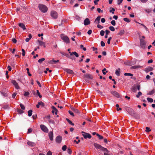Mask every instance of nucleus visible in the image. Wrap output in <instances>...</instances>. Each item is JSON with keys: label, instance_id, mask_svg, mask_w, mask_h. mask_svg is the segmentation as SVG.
Masks as SVG:
<instances>
[{"label": "nucleus", "instance_id": "680f3d73", "mask_svg": "<svg viewBox=\"0 0 155 155\" xmlns=\"http://www.w3.org/2000/svg\"><path fill=\"white\" fill-rule=\"evenodd\" d=\"M97 27L98 28L100 29H102L103 28V27L100 25L98 24L97 25Z\"/></svg>", "mask_w": 155, "mask_h": 155}, {"label": "nucleus", "instance_id": "49530a36", "mask_svg": "<svg viewBox=\"0 0 155 155\" xmlns=\"http://www.w3.org/2000/svg\"><path fill=\"white\" fill-rule=\"evenodd\" d=\"M37 94L39 96L40 98H41L42 97V96L40 94L38 90H37Z\"/></svg>", "mask_w": 155, "mask_h": 155}, {"label": "nucleus", "instance_id": "20e7f679", "mask_svg": "<svg viewBox=\"0 0 155 155\" xmlns=\"http://www.w3.org/2000/svg\"><path fill=\"white\" fill-rule=\"evenodd\" d=\"M140 45L141 47L143 49H145L146 48V43L144 40L142 39H140Z\"/></svg>", "mask_w": 155, "mask_h": 155}, {"label": "nucleus", "instance_id": "bb28decb", "mask_svg": "<svg viewBox=\"0 0 155 155\" xmlns=\"http://www.w3.org/2000/svg\"><path fill=\"white\" fill-rule=\"evenodd\" d=\"M59 61V60H57V61H55L54 60H51L49 61V63L51 64H54L55 63L57 62H58Z\"/></svg>", "mask_w": 155, "mask_h": 155}, {"label": "nucleus", "instance_id": "c9c22d12", "mask_svg": "<svg viewBox=\"0 0 155 155\" xmlns=\"http://www.w3.org/2000/svg\"><path fill=\"white\" fill-rule=\"evenodd\" d=\"M96 91L98 94H100L101 95H102V96L104 95L103 94V93L102 92L100 91L99 90H96Z\"/></svg>", "mask_w": 155, "mask_h": 155}, {"label": "nucleus", "instance_id": "9b49d317", "mask_svg": "<svg viewBox=\"0 0 155 155\" xmlns=\"http://www.w3.org/2000/svg\"><path fill=\"white\" fill-rule=\"evenodd\" d=\"M111 93L114 96L117 97H119L120 96L119 94L117 91H112L111 92Z\"/></svg>", "mask_w": 155, "mask_h": 155}, {"label": "nucleus", "instance_id": "58836bf2", "mask_svg": "<svg viewBox=\"0 0 155 155\" xmlns=\"http://www.w3.org/2000/svg\"><path fill=\"white\" fill-rule=\"evenodd\" d=\"M142 94V93L140 91H139L138 92L137 94L136 95V97L137 98H139L140 96Z\"/></svg>", "mask_w": 155, "mask_h": 155}, {"label": "nucleus", "instance_id": "1a4fd4ad", "mask_svg": "<svg viewBox=\"0 0 155 155\" xmlns=\"http://www.w3.org/2000/svg\"><path fill=\"white\" fill-rule=\"evenodd\" d=\"M62 140V137L60 136H57L56 138V141L57 143H60Z\"/></svg>", "mask_w": 155, "mask_h": 155}, {"label": "nucleus", "instance_id": "a211bd4d", "mask_svg": "<svg viewBox=\"0 0 155 155\" xmlns=\"http://www.w3.org/2000/svg\"><path fill=\"white\" fill-rule=\"evenodd\" d=\"M69 53L70 54V55L71 56L72 55H74L77 58H78L79 57L78 54L76 51L72 52V53L69 52Z\"/></svg>", "mask_w": 155, "mask_h": 155}, {"label": "nucleus", "instance_id": "79ce46f5", "mask_svg": "<svg viewBox=\"0 0 155 155\" xmlns=\"http://www.w3.org/2000/svg\"><path fill=\"white\" fill-rule=\"evenodd\" d=\"M146 131L147 132H149L151 131V130L150 129V128L147 127L146 128Z\"/></svg>", "mask_w": 155, "mask_h": 155}, {"label": "nucleus", "instance_id": "cd10ccee", "mask_svg": "<svg viewBox=\"0 0 155 155\" xmlns=\"http://www.w3.org/2000/svg\"><path fill=\"white\" fill-rule=\"evenodd\" d=\"M66 120L68 122V123L70 124H71V125H72V126H74V123H73L72 121L70 120H69L67 118H66Z\"/></svg>", "mask_w": 155, "mask_h": 155}, {"label": "nucleus", "instance_id": "423d86ee", "mask_svg": "<svg viewBox=\"0 0 155 155\" xmlns=\"http://www.w3.org/2000/svg\"><path fill=\"white\" fill-rule=\"evenodd\" d=\"M81 133L82 134H83V136L85 139H87V138L90 139L91 138V136L90 134L86 133L84 131H82Z\"/></svg>", "mask_w": 155, "mask_h": 155}, {"label": "nucleus", "instance_id": "c756f323", "mask_svg": "<svg viewBox=\"0 0 155 155\" xmlns=\"http://www.w3.org/2000/svg\"><path fill=\"white\" fill-rule=\"evenodd\" d=\"M131 90L134 92H135L137 91V87L136 86H133L131 88Z\"/></svg>", "mask_w": 155, "mask_h": 155}, {"label": "nucleus", "instance_id": "338daca9", "mask_svg": "<svg viewBox=\"0 0 155 155\" xmlns=\"http://www.w3.org/2000/svg\"><path fill=\"white\" fill-rule=\"evenodd\" d=\"M101 21L102 23H104L105 21V19L104 18H102L101 19Z\"/></svg>", "mask_w": 155, "mask_h": 155}, {"label": "nucleus", "instance_id": "f704fd0d", "mask_svg": "<svg viewBox=\"0 0 155 155\" xmlns=\"http://www.w3.org/2000/svg\"><path fill=\"white\" fill-rule=\"evenodd\" d=\"M110 9H111L109 11L111 13L113 14H114V12L115 11V9L113 8H110Z\"/></svg>", "mask_w": 155, "mask_h": 155}, {"label": "nucleus", "instance_id": "864d4df0", "mask_svg": "<svg viewBox=\"0 0 155 155\" xmlns=\"http://www.w3.org/2000/svg\"><path fill=\"white\" fill-rule=\"evenodd\" d=\"M68 113L72 116H73V117H74V113L72 112L70 110H69L68 111Z\"/></svg>", "mask_w": 155, "mask_h": 155}, {"label": "nucleus", "instance_id": "4c0bfd02", "mask_svg": "<svg viewBox=\"0 0 155 155\" xmlns=\"http://www.w3.org/2000/svg\"><path fill=\"white\" fill-rule=\"evenodd\" d=\"M148 101L152 103L153 102V99L149 97H147V98Z\"/></svg>", "mask_w": 155, "mask_h": 155}, {"label": "nucleus", "instance_id": "0e129e2a", "mask_svg": "<svg viewBox=\"0 0 155 155\" xmlns=\"http://www.w3.org/2000/svg\"><path fill=\"white\" fill-rule=\"evenodd\" d=\"M97 10L99 13H100L101 12H103V10H101L100 8H98L97 9Z\"/></svg>", "mask_w": 155, "mask_h": 155}, {"label": "nucleus", "instance_id": "ea45409f", "mask_svg": "<svg viewBox=\"0 0 155 155\" xmlns=\"http://www.w3.org/2000/svg\"><path fill=\"white\" fill-rule=\"evenodd\" d=\"M109 28L110 31H114L115 30V28L114 27L112 26H110L109 27Z\"/></svg>", "mask_w": 155, "mask_h": 155}, {"label": "nucleus", "instance_id": "a18cd8bd", "mask_svg": "<svg viewBox=\"0 0 155 155\" xmlns=\"http://www.w3.org/2000/svg\"><path fill=\"white\" fill-rule=\"evenodd\" d=\"M104 33L105 31L104 30H101L100 31V34L101 36H103L104 35Z\"/></svg>", "mask_w": 155, "mask_h": 155}, {"label": "nucleus", "instance_id": "bf43d9fd", "mask_svg": "<svg viewBox=\"0 0 155 155\" xmlns=\"http://www.w3.org/2000/svg\"><path fill=\"white\" fill-rule=\"evenodd\" d=\"M101 45L102 47H104L105 46V44L103 41H101Z\"/></svg>", "mask_w": 155, "mask_h": 155}, {"label": "nucleus", "instance_id": "b1692460", "mask_svg": "<svg viewBox=\"0 0 155 155\" xmlns=\"http://www.w3.org/2000/svg\"><path fill=\"white\" fill-rule=\"evenodd\" d=\"M124 30H121L120 31V32L118 33L117 35L120 36L124 34Z\"/></svg>", "mask_w": 155, "mask_h": 155}, {"label": "nucleus", "instance_id": "5701e85b", "mask_svg": "<svg viewBox=\"0 0 155 155\" xmlns=\"http://www.w3.org/2000/svg\"><path fill=\"white\" fill-rule=\"evenodd\" d=\"M29 38H27L25 39V41L27 42H28L32 38V35L31 34H29L28 35Z\"/></svg>", "mask_w": 155, "mask_h": 155}, {"label": "nucleus", "instance_id": "a878e982", "mask_svg": "<svg viewBox=\"0 0 155 155\" xmlns=\"http://www.w3.org/2000/svg\"><path fill=\"white\" fill-rule=\"evenodd\" d=\"M120 68H118V70H117L115 71V74L117 76L120 75Z\"/></svg>", "mask_w": 155, "mask_h": 155}, {"label": "nucleus", "instance_id": "a19ab883", "mask_svg": "<svg viewBox=\"0 0 155 155\" xmlns=\"http://www.w3.org/2000/svg\"><path fill=\"white\" fill-rule=\"evenodd\" d=\"M123 19L124 21L128 23L130 22V20L127 18H124Z\"/></svg>", "mask_w": 155, "mask_h": 155}, {"label": "nucleus", "instance_id": "4be33fe9", "mask_svg": "<svg viewBox=\"0 0 155 155\" xmlns=\"http://www.w3.org/2000/svg\"><path fill=\"white\" fill-rule=\"evenodd\" d=\"M153 70V68L150 67H149L147 68H146V71L147 72L150 71H152Z\"/></svg>", "mask_w": 155, "mask_h": 155}, {"label": "nucleus", "instance_id": "2eb2a0df", "mask_svg": "<svg viewBox=\"0 0 155 155\" xmlns=\"http://www.w3.org/2000/svg\"><path fill=\"white\" fill-rule=\"evenodd\" d=\"M126 110L128 112L130 113V114H134V111L131 108L128 107L126 109Z\"/></svg>", "mask_w": 155, "mask_h": 155}, {"label": "nucleus", "instance_id": "37998d69", "mask_svg": "<svg viewBox=\"0 0 155 155\" xmlns=\"http://www.w3.org/2000/svg\"><path fill=\"white\" fill-rule=\"evenodd\" d=\"M67 146L65 145H64L63 146L62 149L63 151H64L66 150L67 149Z\"/></svg>", "mask_w": 155, "mask_h": 155}, {"label": "nucleus", "instance_id": "c03bdc74", "mask_svg": "<svg viewBox=\"0 0 155 155\" xmlns=\"http://www.w3.org/2000/svg\"><path fill=\"white\" fill-rule=\"evenodd\" d=\"M111 24L113 26H115L116 25V22L114 20L112 21L111 22Z\"/></svg>", "mask_w": 155, "mask_h": 155}, {"label": "nucleus", "instance_id": "f3484780", "mask_svg": "<svg viewBox=\"0 0 155 155\" xmlns=\"http://www.w3.org/2000/svg\"><path fill=\"white\" fill-rule=\"evenodd\" d=\"M64 71L70 74H73L74 73L73 71L69 69L65 68L64 69Z\"/></svg>", "mask_w": 155, "mask_h": 155}, {"label": "nucleus", "instance_id": "774afa93", "mask_svg": "<svg viewBox=\"0 0 155 155\" xmlns=\"http://www.w3.org/2000/svg\"><path fill=\"white\" fill-rule=\"evenodd\" d=\"M52 153L51 151H48L47 154V155H52Z\"/></svg>", "mask_w": 155, "mask_h": 155}, {"label": "nucleus", "instance_id": "dca6fc26", "mask_svg": "<svg viewBox=\"0 0 155 155\" xmlns=\"http://www.w3.org/2000/svg\"><path fill=\"white\" fill-rule=\"evenodd\" d=\"M38 43L41 46H43L44 48L46 47V46L45 45V42L41 41H40L39 40H38Z\"/></svg>", "mask_w": 155, "mask_h": 155}, {"label": "nucleus", "instance_id": "0eeeda50", "mask_svg": "<svg viewBox=\"0 0 155 155\" xmlns=\"http://www.w3.org/2000/svg\"><path fill=\"white\" fill-rule=\"evenodd\" d=\"M41 129L44 132L46 133H48V130L47 128L44 125L41 124L40 125Z\"/></svg>", "mask_w": 155, "mask_h": 155}, {"label": "nucleus", "instance_id": "7ed1b4c3", "mask_svg": "<svg viewBox=\"0 0 155 155\" xmlns=\"http://www.w3.org/2000/svg\"><path fill=\"white\" fill-rule=\"evenodd\" d=\"M51 17L54 19H56L58 17L57 13L55 11H52L51 12Z\"/></svg>", "mask_w": 155, "mask_h": 155}, {"label": "nucleus", "instance_id": "4468645a", "mask_svg": "<svg viewBox=\"0 0 155 155\" xmlns=\"http://www.w3.org/2000/svg\"><path fill=\"white\" fill-rule=\"evenodd\" d=\"M19 26L21 28L24 30L26 29L25 25L23 23H20L18 24Z\"/></svg>", "mask_w": 155, "mask_h": 155}, {"label": "nucleus", "instance_id": "5fc2aeb1", "mask_svg": "<svg viewBox=\"0 0 155 155\" xmlns=\"http://www.w3.org/2000/svg\"><path fill=\"white\" fill-rule=\"evenodd\" d=\"M32 131V129L31 128H29L28 129L27 133L28 134H29L31 133Z\"/></svg>", "mask_w": 155, "mask_h": 155}, {"label": "nucleus", "instance_id": "f03ea898", "mask_svg": "<svg viewBox=\"0 0 155 155\" xmlns=\"http://www.w3.org/2000/svg\"><path fill=\"white\" fill-rule=\"evenodd\" d=\"M61 38L66 43H70V40L69 38L66 35H61Z\"/></svg>", "mask_w": 155, "mask_h": 155}, {"label": "nucleus", "instance_id": "9d476101", "mask_svg": "<svg viewBox=\"0 0 155 155\" xmlns=\"http://www.w3.org/2000/svg\"><path fill=\"white\" fill-rule=\"evenodd\" d=\"M84 25H88L90 24V21L88 18H86L84 20Z\"/></svg>", "mask_w": 155, "mask_h": 155}, {"label": "nucleus", "instance_id": "2f4dec72", "mask_svg": "<svg viewBox=\"0 0 155 155\" xmlns=\"http://www.w3.org/2000/svg\"><path fill=\"white\" fill-rule=\"evenodd\" d=\"M32 110H29L28 111V115L29 117H31L32 115Z\"/></svg>", "mask_w": 155, "mask_h": 155}, {"label": "nucleus", "instance_id": "f257e3e1", "mask_svg": "<svg viewBox=\"0 0 155 155\" xmlns=\"http://www.w3.org/2000/svg\"><path fill=\"white\" fill-rule=\"evenodd\" d=\"M39 9L42 12L45 13L48 10L47 7L45 5L42 4H39L38 5Z\"/></svg>", "mask_w": 155, "mask_h": 155}, {"label": "nucleus", "instance_id": "8fccbe9b", "mask_svg": "<svg viewBox=\"0 0 155 155\" xmlns=\"http://www.w3.org/2000/svg\"><path fill=\"white\" fill-rule=\"evenodd\" d=\"M124 75L125 76H133V74L129 73H125L124 74Z\"/></svg>", "mask_w": 155, "mask_h": 155}, {"label": "nucleus", "instance_id": "c85d7f7f", "mask_svg": "<svg viewBox=\"0 0 155 155\" xmlns=\"http://www.w3.org/2000/svg\"><path fill=\"white\" fill-rule=\"evenodd\" d=\"M17 111L19 114H22L24 112V111L20 109H18Z\"/></svg>", "mask_w": 155, "mask_h": 155}, {"label": "nucleus", "instance_id": "473e14b6", "mask_svg": "<svg viewBox=\"0 0 155 155\" xmlns=\"http://www.w3.org/2000/svg\"><path fill=\"white\" fill-rule=\"evenodd\" d=\"M38 105H40L43 107H44L45 105V104L42 101H40V102H38Z\"/></svg>", "mask_w": 155, "mask_h": 155}, {"label": "nucleus", "instance_id": "7c9ffc66", "mask_svg": "<svg viewBox=\"0 0 155 155\" xmlns=\"http://www.w3.org/2000/svg\"><path fill=\"white\" fill-rule=\"evenodd\" d=\"M52 108L53 110H54L55 111V114L56 115H57V109L55 108V107H54V106H52Z\"/></svg>", "mask_w": 155, "mask_h": 155}, {"label": "nucleus", "instance_id": "aec40b11", "mask_svg": "<svg viewBox=\"0 0 155 155\" xmlns=\"http://www.w3.org/2000/svg\"><path fill=\"white\" fill-rule=\"evenodd\" d=\"M100 18L101 17L100 16L97 17V18L95 19L94 22L97 24L99 23Z\"/></svg>", "mask_w": 155, "mask_h": 155}, {"label": "nucleus", "instance_id": "de8ad7c7", "mask_svg": "<svg viewBox=\"0 0 155 155\" xmlns=\"http://www.w3.org/2000/svg\"><path fill=\"white\" fill-rule=\"evenodd\" d=\"M29 94L30 93L28 92H25L24 94V96L26 97L28 96L29 95Z\"/></svg>", "mask_w": 155, "mask_h": 155}, {"label": "nucleus", "instance_id": "4d7b16f0", "mask_svg": "<svg viewBox=\"0 0 155 155\" xmlns=\"http://www.w3.org/2000/svg\"><path fill=\"white\" fill-rule=\"evenodd\" d=\"M22 55L23 56H24L25 55V51L24 49H22Z\"/></svg>", "mask_w": 155, "mask_h": 155}, {"label": "nucleus", "instance_id": "6e6552de", "mask_svg": "<svg viewBox=\"0 0 155 155\" xmlns=\"http://www.w3.org/2000/svg\"><path fill=\"white\" fill-rule=\"evenodd\" d=\"M12 83L14 86L15 88L17 89H19L20 87L19 86L18 84L16 82L15 80H12Z\"/></svg>", "mask_w": 155, "mask_h": 155}, {"label": "nucleus", "instance_id": "393cba45", "mask_svg": "<svg viewBox=\"0 0 155 155\" xmlns=\"http://www.w3.org/2000/svg\"><path fill=\"white\" fill-rule=\"evenodd\" d=\"M73 111L76 113L78 115L80 113V111L77 109H73Z\"/></svg>", "mask_w": 155, "mask_h": 155}, {"label": "nucleus", "instance_id": "6ab92c4d", "mask_svg": "<svg viewBox=\"0 0 155 155\" xmlns=\"http://www.w3.org/2000/svg\"><path fill=\"white\" fill-rule=\"evenodd\" d=\"M143 67V66H141L140 65H135L132 66L131 68V69H136L139 68H142Z\"/></svg>", "mask_w": 155, "mask_h": 155}, {"label": "nucleus", "instance_id": "e433bc0d", "mask_svg": "<svg viewBox=\"0 0 155 155\" xmlns=\"http://www.w3.org/2000/svg\"><path fill=\"white\" fill-rule=\"evenodd\" d=\"M96 135L98 137L99 139L100 140H101L103 138V137L99 134H97Z\"/></svg>", "mask_w": 155, "mask_h": 155}, {"label": "nucleus", "instance_id": "052dcab7", "mask_svg": "<svg viewBox=\"0 0 155 155\" xmlns=\"http://www.w3.org/2000/svg\"><path fill=\"white\" fill-rule=\"evenodd\" d=\"M123 0H118L117 1V4L118 5H120L122 2Z\"/></svg>", "mask_w": 155, "mask_h": 155}, {"label": "nucleus", "instance_id": "412c9836", "mask_svg": "<svg viewBox=\"0 0 155 155\" xmlns=\"http://www.w3.org/2000/svg\"><path fill=\"white\" fill-rule=\"evenodd\" d=\"M155 92V90L154 89H153L151 91L148 93L147 94L148 95H152Z\"/></svg>", "mask_w": 155, "mask_h": 155}, {"label": "nucleus", "instance_id": "3c124183", "mask_svg": "<svg viewBox=\"0 0 155 155\" xmlns=\"http://www.w3.org/2000/svg\"><path fill=\"white\" fill-rule=\"evenodd\" d=\"M112 39V37H110L107 40V43L108 44H110V40H111Z\"/></svg>", "mask_w": 155, "mask_h": 155}, {"label": "nucleus", "instance_id": "39448f33", "mask_svg": "<svg viewBox=\"0 0 155 155\" xmlns=\"http://www.w3.org/2000/svg\"><path fill=\"white\" fill-rule=\"evenodd\" d=\"M93 78V76L89 74H84V78L86 81L87 79H92Z\"/></svg>", "mask_w": 155, "mask_h": 155}, {"label": "nucleus", "instance_id": "69168bd1", "mask_svg": "<svg viewBox=\"0 0 155 155\" xmlns=\"http://www.w3.org/2000/svg\"><path fill=\"white\" fill-rule=\"evenodd\" d=\"M92 31L91 30H89L88 31H87V34L89 35H91V33H92Z\"/></svg>", "mask_w": 155, "mask_h": 155}, {"label": "nucleus", "instance_id": "f8f14e48", "mask_svg": "<svg viewBox=\"0 0 155 155\" xmlns=\"http://www.w3.org/2000/svg\"><path fill=\"white\" fill-rule=\"evenodd\" d=\"M48 136L50 140H53V134L52 132L50 131L49 132Z\"/></svg>", "mask_w": 155, "mask_h": 155}, {"label": "nucleus", "instance_id": "603ef678", "mask_svg": "<svg viewBox=\"0 0 155 155\" xmlns=\"http://www.w3.org/2000/svg\"><path fill=\"white\" fill-rule=\"evenodd\" d=\"M106 70V69L105 68H104L103 70H102L103 73L105 75L106 74V72H107V71L106 72H105V71Z\"/></svg>", "mask_w": 155, "mask_h": 155}, {"label": "nucleus", "instance_id": "e2e57ef3", "mask_svg": "<svg viewBox=\"0 0 155 155\" xmlns=\"http://www.w3.org/2000/svg\"><path fill=\"white\" fill-rule=\"evenodd\" d=\"M12 41L14 43H16L17 42V40L14 38L12 39Z\"/></svg>", "mask_w": 155, "mask_h": 155}, {"label": "nucleus", "instance_id": "13d9d810", "mask_svg": "<svg viewBox=\"0 0 155 155\" xmlns=\"http://www.w3.org/2000/svg\"><path fill=\"white\" fill-rule=\"evenodd\" d=\"M3 108L4 109H8L9 108V106L8 105H5L4 107H3Z\"/></svg>", "mask_w": 155, "mask_h": 155}, {"label": "nucleus", "instance_id": "6e6d98bb", "mask_svg": "<svg viewBox=\"0 0 155 155\" xmlns=\"http://www.w3.org/2000/svg\"><path fill=\"white\" fill-rule=\"evenodd\" d=\"M68 153L70 154H71L72 153V151L70 148L68 149Z\"/></svg>", "mask_w": 155, "mask_h": 155}, {"label": "nucleus", "instance_id": "ddd939ff", "mask_svg": "<svg viewBox=\"0 0 155 155\" xmlns=\"http://www.w3.org/2000/svg\"><path fill=\"white\" fill-rule=\"evenodd\" d=\"M27 144L29 146L31 147H34L35 145V143L33 142L28 141Z\"/></svg>", "mask_w": 155, "mask_h": 155}, {"label": "nucleus", "instance_id": "09e8293b", "mask_svg": "<svg viewBox=\"0 0 155 155\" xmlns=\"http://www.w3.org/2000/svg\"><path fill=\"white\" fill-rule=\"evenodd\" d=\"M20 105L21 109L22 110H24L25 109V107L23 105L21 104H20Z\"/></svg>", "mask_w": 155, "mask_h": 155}, {"label": "nucleus", "instance_id": "72a5a7b5", "mask_svg": "<svg viewBox=\"0 0 155 155\" xmlns=\"http://www.w3.org/2000/svg\"><path fill=\"white\" fill-rule=\"evenodd\" d=\"M45 58H42L41 59H39L38 60V62L40 64H41L42 62L45 60Z\"/></svg>", "mask_w": 155, "mask_h": 155}]
</instances>
